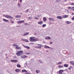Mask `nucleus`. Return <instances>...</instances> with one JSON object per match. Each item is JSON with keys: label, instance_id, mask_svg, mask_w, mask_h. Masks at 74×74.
Wrapping results in <instances>:
<instances>
[{"label": "nucleus", "instance_id": "f257e3e1", "mask_svg": "<svg viewBox=\"0 0 74 74\" xmlns=\"http://www.w3.org/2000/svg\"><path fill=\"white\" fill-rule=\"evenodd\" d=\"M16 54L18 56H22L23 55V51H19L18 52L16 53Z\"/></svg>", "mask_w": 74, "mask_h": 74}, {"label": "nucleus", "instance_id": "f03ea898", "mask_svg": "<svg viewBox=\"0 0 74 74\" xmlns=\"http://www.w3.org/2000/svg\"><path fill=\"white\" fill-rule=\"evenodd\" d=\"M30 41L31 42H35V41H37V39H34V37H30Z\"/></svg>", "mask_w": 74, "mask_h": 74}, {"label": "nucleus", "instance_id": "7ed1b4c3", "mask_svg": "<svg viewBox=\"0 0 74 74\" xmlns=\"http://www.w3.org/2000/svg\"><path fill=\"white\" fill-rule=\"evenodd\" d=\"M15 71L17 73H19V72H21V70L19 69H16Z\"/></svg>", "mask_w": 74, "mask_h": 74}, {"label": "nucleus", "instance_id": "20e7f679", "mask_svg": "<svg viewBox=\"0 0 74 74\" xmlns=\"http://www.w3.org/2000/svg\"><path fill=\"white\" fill-rule=\"evenodd\" d=\"M38 46L36 47L37 48H41V46L42 45H41L38 44Z\"/></svg>", "mask_w": 74, "mask_h": 74}, {"label": "nucleus", "instance_id": "39448f33", "mask_svg": "<svg viewBox=\"0 0 74 74\" xmlns=\"http://www.w3.org/2000/svg\"><path fill=\"white\" fill-rule=\"evenodd\" d=\"M64 71L63 70H60L59 71V74H60L63 72Z\"/></svg>", "mask_w": 74, "mask_h": 74}, {"label": "nucleus", "instance_id": "423d86ee", "mask_svg": "<svg viewBox=\"0 0 74 74\" xmlns=\"http://www.w3.org/2000/svg\"><path fill=\"white\" fill-rule=\"evenodd\" d=\"M25 22L23 20V21H18L17 23H22L23 22Z\"/></svg>", "mask_w": 74, "mask_h": 74}, {"label": "nucleus", "instance_id": "0eeeda50", "mask_svg": "<svg viewBox=\"0 0 74 74\" xmlns=\"http://www.w3.org/2000/svg\"><path fill=\"white\" fill-rule=\"evenodd\" d=\"M11 62H14V63H16V62H18V60H11Z\"/></svg>", "mask_w": 74, "mask_h": 74}, {"label": "nucleus", "instance_id": "6e6552de", "mask_svg": "<svg viewBox=\"0 0 74 74\" xmlns=\"http://www.w3.org/2000/svg\"><path fill=\"white\" fill-rule=\"evenodd\" d=\"M49 19L51 21H55V19L52 18H49Z\"/></svg>", "mask_w": 74, "mask_h": 74}, {"label": "nucleus", "instance_id": "1a4fd4ad", "mask_svg": "<svg viewBox=\"0 0 74 74\" xmlns=\"http://www.w3.org/2000/svg\"><path fill=\"white\" fill-rule=\"evenodd\" d=\"M57 18L59 19H62V16H57Z\"/></svg>", "mask_w": 74, "mask_h": 74}, {"label": "nucleus", "instance_id": "9d476101", "mask_svg": "<svg viewBox=\"0 0 74 74\" xmlns=\"http://www.w3.org/2000/svg\"><path fill=\"white\" fill-rule=\"evenodd\" d=\"M29 32H25L23 36H27V34H29Z\"/></svg>", "mask_w": 74, "mask_h": 74}, {"label": "nucleus", "instance_id": "9b49d317", "mask_svg": "<svg viewBox=\"0 0 74 74\" xmlns=\"http://www.w3.org/2000/svg\"><path fill=\"white\" fill-rule=\"evenodd\" d=\"M4 16L7 18H9L10 16L8 15H3Z\"/></svg>", "mask_w": 74, "mask_h": 74}, {"label": "nucleus", "instance_id": "f8f14e48", "mask_svg": "<svg viewBox=\"0 0 74 74\" xmlns=\"http://www.w3.org/2000/svg\"><path fill=\"white\" fill-rule=\"evenodd\" d=\"M70 63L72 65H74V62H73V61H70Z\"/></svg>", "mask_w": 74, "mask_h": 74}, {"label": "nucleus", "instance_id": "ddd939ff", "mask_svg": "<svg viewBox=\"0 0 74 74\" xmlns=\"http://www.w3.org/2000/svg\"><path fill=\"white\" fill-rule=\"evenodd\" d=\"M43 19L44 22H46L47 20V19L46 18H45V17H43Z\"/></svg>", "mask_w": 74, "mask_h": 74}, {"label": "nucleus", "instance_id": "4468645a", "mask_svg": "<svg viewBox=\"0 0 74 74\" xmlns=\"http://www.w3.org/2000/svg\"><path fill=\"white\" fill-rule=\"evenodd\" d=\"M22 72H23V73H25L26 72H27V71H26V70L25 69H23L22 70Z\"/></svg>", "mask_w": 74, "mask_h": 74}, {"label": "nucleus", "instance_id": "2eb2a0df", "mask_svg": "<svg viewBox=\"0 0 74 74\" xmlns=\"http://www.w3.org/2000/svg\"><path fill=\"white\" fill-rule=\"evenodd\" d=\"M27 56L26 55H24V56H21V58H27Z\"/></svg>", "mask_w": 74, "mask_h": 74}, {"label": "nucleus", "instance_id": "dca6fc26", "mask_svg": "<svg viewBox=\"0 0 74 74\" xmlns=\"http://www.w3.org/2000/svg\"><path fill=\"white\" fill-rule=\"evenodd\" d=\"M3 21L5 22H9V21L8 20H6L5 19H3Z\"/></svg>", "mask_w": 74, "mask_h": 74}, {"label": "nucleus", "instance_id": "f3484780", "mask_svg": "<svg viewBox=\"0 0 74 74\" xmlns=\"http://www.w3.org/2000/svg\"><path fill=\"white\" fill-rule=\"evenodd\" d=\"M16 48L17 49H21V48L19 47H16Z\"/></svg>", "mask_w": 74, "mask_h": 74}, {"label": "nucleus", "instance_id": "a211bd4d", "mask_svg": "<svg viewBox=\"0 0 74 74\" xmlns=\"http://www.w3.org/2000/svg\"><path fill=\"white\" fill-rule=\"evenodd\" d=\"M44 48H50V47H49L48 46H46V45H45L44 47Z\"/></svg>", "mask_w": 74, "mask_h": 74}, {"label": "nucleus", "instance_id": "6ab92c4d", "mask_svg": "<svg viewBox=\"0 0 74 74\" xmlns=\"http://www.w3.org/2000/svg\"><path fill=\"white\" fill-rule=\"evenodd\" d=\"M64 66H61V65H59L58 66V67H59V68L60 69H61V68H62Z\"/></svg>", "mask_w": 74, "mask_h": 74}, {"label": "nucleus", "instance_id": "aec40b11", "mask_svg": "<svg viewBox=\"0 0 74 74\" xmlns=\"http://www.w3.org/2000/svg\"><path fill=\"white\" fill-rule=\"evenodd\" d=\"M15 17L16 18H21V15H17Z\"/></svg>", "mask_w": 74, "mask_h": 74}, {"label": "nucleus", "instance_id": "412c9836", "mask_svg": "<svg viewBox=\"0 0 74 74\" xmlns=\"http://www.w3.org/2000/svg\"><path fill=\"white\" fill-rule=\"evenodd\" d=\"M38 24H39V25H41V24H42V21H40L38 22Z\"/></svg>", "mask_w": 74, "mask_h": 74}, {"label": "nucleus", "instance_id": "4be33fe9", "mask_svg": "<svg viewBox=\"0 0 74 74\" xmlns=\"http://www.w3.org/2000/svg\"><path fill=\"white\" fill-rule=\"evenodd\" d=\"M70 23H71V22H70V21H68L67 22V24L68 25V24H70Z\"/></svg>", "mask_w": 74, "mask_h": 74}, {"label": "nucleus", "instance_id": "5701e85b", "mask_svg": "<svg viewBox=\"0 0 74 74\" xmlns=\"http://www.w3.org/2000/svg\"><path fill=\"white\" fill-rule=\"evenodd\" d=\"M47 38L49 40H51V37H50L49 36H47Z\"/></svg>", "mask_w": 74, "mask_h": 74}, {"label": "nucleus", "instance_id": "b1692460", "mask_svg": "<svg viewBox=\"0 0 74 74\" xmlns=\"http://www.w3.org/2000/svg\"><path fill=\"white\" fill-rule=\"evenodd\" d=\"M36 73H40V71L39 70H37L36 71Z\"/></svg>", "mask_w": 74, "mask_h": 74}, {"label": "nucleus", "instance_id": "393cba45", "mask_svg": "<svg viewBox=\"0 0 74 74\" xmlns=\"http://www.w3.org/2000/svg\"><path fill=\"white\" fill-rule=\"evenodd\" d=\"M69 16L68 15H65L64 16V18H67V17H68Z\"/></svg>", "mask_w": 74, "mask_h": 74}, {"label": "nucleus", "instance_id": "a878e982", "mask_svg": "<svg viewBox=\"0 0 74 74\" xmlns=\"http://www.w3.org/2000/svg\"><path fill=\"white\" fill-rule=\"evenodd\" d=\"M10 19L11 20H12V19H13V17L11 16H10Z\"/></svg>", "mask_w": 74, "mask_h": 74}, {"label": "nucleus", "instance_id": "bb28decb", "mask_svg": "<svg viewBox=\"0 0 74 74\" xmlns=\"http://www.w3.org/2000/svg\"><path fill=\"white\" fill-rule=\"evenodd\" d=\"M25 48H27V49H30V47L28 46H26Z\"/></svg>", "mask_w": 74, "mask_h": 74}, {"label": "nucleus", "instance_id": "cd10ccee", "mask_svg": "<svg viewBox=\"0 0 74 74\" xmlns=\"http://www.w3.org/2000/svg\"><path fill=\"white\" fill-rule=\"evenodd\" d=\"M71 69H73V67L72 66H70V67H69V70H71Z\"/></svg>", "mask_w": 74, "mask_h": 74}, {"label": "nucleus", "instance_id": "c85d7f7f", "mask_svg": "<svg viewBox=\"0 0 74 74\" xmlns=\"http://www.w3.org/2000/svg\"><path fill=\"white\" fill-rule=\"evenodd\" d=\"M10 22L11 23H14V21H12V20H11L10 21Z\"/></svg>", "mask_w": 74, "mask_h": 74}, {"label": "nucleus", "instance_id": "c756f323", "mask_svg": "<svg viewBox=\"0 0 74 74\" xmlns=\"http://www.w3.org/2000/svg\"><path fill=\"white\" fill-rule=\"evenodd\" d=\"M46 24H44L42 25V26L43 27H45L46 26Z\"/></svg>", "mask_w": 74, "mask_h": 74}, {"label": "nucleus", "instance_id": "7c9ffc66", "mask_svg": "<svg viewBox=\"0 0 74 74\" xmlns=\"http://www.w3.org/2000/svg\"><path fill=\"white\" fill-rule=\"evenodd\" d=\"M26 55H30V53H25Z\"/></svg>", "mask_w": 74, "mask_h": 74}, {"label": "nucleus", "instance_id": "2f4dec72", "mask_svg": "<svg viewBox=\"0 0 74 74\" xmlns=\"http://www.w3.org/2000/svg\"><path fill=\"white\" fill-rule=\"evenodd\" d=\"M17 67H18V68H20L21 66V65H17Z\"/></svg>", "mask_w": 74, "mask_h": 74}, {"label": "nucleus", "instance_id": "473e14b6", "mask_svg": "<svg viewBox=\"0 0 74 74\" xmlns=\"http://www.w3.org/2000/svg\"><path fill=\"white\" fill-rule=\"evenodd\" d=\"M38 62H39V63H42V61H40V60H39L38 61Z\"/></svg>", "mask_w": 74, "mask_h": 74}, {"label": "nucleus", "instance_id": "72a5a7b5", "mask_svg": "<svg viewBox=\"0 0 74 74\" xmlns=\"http://www.w3.org/2000/svg\"><path fill=\"white\" fill-rule=\"evenodd\" d=\"M62 62H59L57 64H62Z\"/></svg>", "mask_w": 74, "mask_h": 74}, {"label": "nucleus", "instance_id": "f704fd0d", "mask_svg": "<svg viewBox=\"0 0 74 74\" xmlns=\"http://www.w3.org/2000/svg\"><path fill=\"white\" fill-rule=\"evenodd\" d=\"M21 40L22 41H26V39H23V38H22Z\"/></svg>", "mask_w": 74, "mask_h": 74}, {"label": "nucleus", "instance_id": "c9c22d12", "mask_svg": "<svg viewBox=\"0 0 74 74\" xmlns=\"http://www.w3.org/2000/svg\"><path fill=\"white\" fill-rule=\"evenodd\" d=\"M71 10H73V11H74V7H72V8H71Z\"/></svg>", "mask_w": 74, "mask_h": 74}, {"label": "nucleus", "instance_id": "e433bc0d", "mask_svg": "<svg viewBox=\"0 0 74 74\" xmlns=\"http://www.w3.org/2000/svg\"><path fill=\"white\" fill-rule=\"evenodd\" d=\"M64 66L66 67H67L69 66L68 65H64Z\"/></svg>", "mask_w": 74, "mask_h": 74}, {"label": "nucleus", "instance_id": "4c0bfd02", "mask_svg": "<svg viewBox=\"0 0 74 74\" xmlns=\"http://www.w3.org/2000/svg\"><path fill=\"white\" fill-rule=\"evenodd\" d=\"M13 46H14V47H15L16 46H17V45L14 44L13 45Z\"/></svg>", "mask_w": 74, "mask_h": 74}, {"label": "nucleus", "instance_id": "58836bf2", "mask_svg": "<svg viewBox=\"0 0 74 74\" xmlns=\"http://www.w3.org/2000/svg\"><path fill=\"white\" fill-rule=\"evenodd\" d=\"M32 17H29L28 18V19H32Z\"/></svg>", "mask_w": 74, "mask_h": 74}, {"label": "nucleus", "instance_id": "ea45409f", "mask_svg": "<svg viewBox=\"0 0 74 74\" xmlns=\"http://www.w3.org/2000/svg\"><path fill=\"white\" fill-rule=\"evenodd\" d=\"M23 47H24L25 48H26V46H25V45H23Z\"/></svg>", "mask_w": 74, "mask_h": 74}, {"label": "nucleus", "instance_id": "a19ab883", "mask_svg": "<svg viewBox=\"0 0 74 74\" xmlns=\"http://www.w3.org/2000/svg\"><path fill=\"white\" fill-rule=\"evenodd\" d=\"M29 9H27V10H26L25 12H28V11H29Z\"/></svg>", "mask_w": 74, "mask_h": 74}, {"label": "nucleus", "instance_id": "79ce46f5", "mask_svg": "<svg viewBox=\"0 0 74 74\" xmlns=\"http://www.w3.org/2000/svg\"><path fill=\"white\" fill-rule=\"evenodd\" d=\"M18 7H21V4L19 3L18 4Z\"/></svg>", "mask_w": 74, "mask_h": 74}, {"label": "nucleus", "instance_id": "37998d69", "mask_svg": "<svg viewBox=\"0 0 74 74\" xmlns=\"http://www.w3.org/2000/svg\"><path fill=\"white\" fill-rule=\"evenodd\" d=\"M71 7H68V9H71Z\"/></svg>", "mask_w": 74, "mask_h": 74}, {"label": "nucleus", "instance_id": "c03bdc74", "mask_svg": "<svg viewBox=\"0 0 74 74\" xmlns=\"http://www.w3.org/2000/svg\"><path fill=\"white\" fill-rule=\"evenodd\" d=\"M72 20L73 21H74V16L72 18Z\"/></svg>", "mask_w": 74, "mask_h": 74}, {"label": "nucleus", "instance_id": "a18cd8bd", "mask_svg": "<svg viewBox=\"0 0 74 74\" xmlns=\"http://www.w3.org/2000/svg\"><path fill=\"white\" fill-rule=\"evenodd\" d=\"M35 19H38V18H37V17H35Z\"/></svg>", "mask_w": 74, "mask_h": 74}, {"label": "nucleus", "instance_id": "49530a36", "mask_svg": "<svg viewBox=\"0 0 74 74\" xmlns=\"http://www.w3.org/2000/svg\"><path fill=\"white\" fill-rule=\"evenodd\" d=\"M25 74H31L30 73H25Z\"/></svg>", "mask_w": 74, "mask_h": 74}, {"label": "nucleus", "instance_id": "de8ad7c7", "mask_svg": "<svg viewBox=\"0 0 74 74\" xmlns=\"http://www.w3.org/2000/svg\"><path fill=\"white\" fill-rule=\"evenodd\" d=\"M71 5H74V3H72L70 4Z\"/></svg>", "mask_w": 74, "mask_h": 74}, {"label": "nucleus", "instance_id": "09e8293b", "mask_svg": "<svg viewBox=\"0 0 74 74\" xmlns=\"http://www.w3.org/2000/svg\"><path fill=\"white\" fill-rule=\"evenodd\" d=\"M26 42H28L29 41V40L26 39V40H25V41Z\"/></svg>", "mask_w": 74, "mask_h": 74}, {"label": "nucleus", "instance_id": "8fccbe9b", "mask_svg": "<svg viewBox=\"0 0 74 74\" xmlns=\"http://www.w3.org/2000/svg\"><path fill=\"white\" fill-rule=\"evenodd\" d=\"M39 16H41V15H38L37 16V17H39Z\"/></svg>", "mask_w": 74, "mask_h": 74}, {"label": "nucleus", "instance_id": "3c124183", "mask_svg": "<svg viewBox=\"0 0 74 74\" xmlns=\"http://www.w3.org/2000/svg\"><path fill=\"white\" fill-rule=\"evenodd\" d=\"M71 53H70V52H69V53H68V55H69Z\"/></svg>", "mask_w": 74, "mask_h": 74}, {"label": "nucleus", "instance_id": "603ef678", "mask_svg": "<svg viewBox=\"0 0 74 74\" xmlns=\"http://www.w3.org/2000/svg\"><path fill=\"white\" fill-rule=\"evenodd\" d=\"M67 71V69H65V70H64V71Z\"/></svg>", "mask_w": 74, "mask_h": 74}, {"label": "nucleus", "instance_id": "864d4df0", "mask_svg": "<svg viewBox=\"0 0 74 74\" xmlns=\"http://www.w3.org/2000/svg\"><path fill=\"white\" fill-rule=\"evenodd\" d=\"M52 43H53V42H51L50 43V44H52Z\"/></svg>", "mask_w": 74, "mask_h": 74}, {"label": "nucleus", "instance_id": "5fc2aeb1", "mask_svg": "<svg viewBox=\"0 0 74 74\" xmlns=\"http://www.w3.org/2000/svg\"><path fill=\"white\" fill-rule=\"evenodd\" d=\"M20 3H22V0H20Z\"/></svg>", "mask_w": 74, "mask_h": 74}, {"label": "nucleus", "instance_id": "6e6d98bb", "mask_svg": "<svg viewBox=\"0 0 74 74\" xmlns=\"http://www.w3.org/2000/svg\"><path fill=\"white\" fill-rule=\"evenodd\" d=\"M58 1H58V0H56V2H58Z\"/></svg>", "mask_w": 74, "mask_h": 74}, {"label": "nucleus", "instance_id": "4d7b16f0", "mask_svg": "<svg viewBox=\"0 0 74 74\" xmlns=\"http://www.w3.org/2000/svg\"><path fill=\"white\" fill-rule=\"evenodd\" d=\"M51 49H53V48H51Z\"/></svg>", "mask_w": 74, "mask_h": 74}, {"label": "nucleus", "instance_id": "13d9d810", "mask_svg": "<svg viewBox=\"0 0 74 74\" xmlns=\"http://www.w3.org/2000/svg\"><path fill=\"white\" fill-rule=\"evenodd\" d=\"M74 13H72V14H71V15H74Z\"/></svg>", "mask_w": 74, "mask_h": 74}, {"label": "nucleus", "instance_id": "bf43d9fd", "mask_svg": "<svg viewBox=\"0 0 74 74\" xmlns=\"http://www.w3.org/2000/svg\"><path fill=\"white\" fill-rule=\"evenodd\" d=\"M25 64H26V65H27V62H26V63H25Z\"/></svg>", "mask_w": 74, "mask_h": 74}, {"label": "nucleus", "instance_id": "052dcab7", "mask_svg": "<svg viewBox=\"0 0 74 74\" xmlns=\"http://www.w3.org/2000/svg\"><path fill=\"white\" fill-rule=\"evenodd\" d=\"M45 40H47V38H45Z\"/></svg>", "mask_w": 74, "mask_h": 74}, {"label": "nucleus", "instance_id": "680f3d73", "mask_svg": "<svg viewBox=\"0 0 74 74\" xmlns=\"http://www.w3.org/2000/svg\"><path fill=\"white\" fill-rule=\"evenodd\" d=\"M64 65H67V64H64Z\"/></svg>", "mask_w": 74, "mask_h": 74}, {"label": "nucleus", "instance_id": "e2e57ef3", "mask_svg": "<svg viewBox=\"0 0 74 74\" xmlns=\"http://www.w3.org/2000/svg\"><path fill=\"white\" fill-rule=\"evenodd\" d=\"M16 57V56H14V58H15V57Z\"/></svg>", "mask_w": 74, "mask_h": 74}, {"label": "nucleus", "instance_id": "0e129e2a", "mask_svg": "<svg viewBox=\"0 0 74 74\" xmlns=\"http://www.w3.org/2000/svg\"><path fill=\"white\" fill-rule=\"evenodd\" d=\"M7 55V53H6L5 54V55L6 56Z\"/></svg>", "mask_w": 74, "mask_h": 74}, {"label": "nucleus", "instance_id": "69168bd1", "mask_svg": "<svg viewBox=\"0 0 74 74\" xmlns=\"http://www.w3.org/2000/svg\"><path fill=\"white\" fill-rule=\"evenodd\" d=\"M46 52H48V51L47 50H46Z\"/></svg>", "mask_w": 74, "mask_h": 74}, {"label": "nucleus", "instance_id": "338daca9", "mask_svg": "<svg viewBox=\"0 0 74 74\" xmlns=\"http://www.w3.org/2000/svg\"><path fill=\"white\" fill-rule=\"evenodd\" d=\"M19 26H17V27H19Z\"/></svg>", "mask_w": 74, "mask_h": 74}, {"label": "nucleus", "instance_id": "774afa93", "mask_svg": "<svg viewBox=\"0 0 74 74\" xmlns=\"http://www.w3.org/2000/svg\"><path fill=\"white\" fill-rule=\"evenodd\" d=\"M17 65H19V64H17Z\"/></svg>", "mask_w": 74, "mask_h": 74}]
</instances>
